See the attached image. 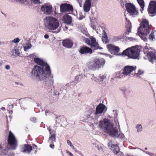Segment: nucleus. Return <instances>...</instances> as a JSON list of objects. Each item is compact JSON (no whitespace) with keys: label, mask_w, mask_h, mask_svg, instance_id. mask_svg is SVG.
Listing matches in <instances>:
<instances>
[{"label":"nucleus","mask_w":156,"mask_h":156,"mask_svg":"<svg viewBox=\"0 0 156 156\" xmlns=\"http://www.w3.org/2000/svg\"><path fill=\"white\" fill-rule=\"evenodd\" d=\"M66 28L67 29H68V27H66Z\"/></svg>","instance_id":"55"},{"label":"nucleus","mask_w":156,"mask_h":156,"mask_svg":"<svg viewBox=\"0 0 156 156\" xmlns=\"http://www.w3.org/2000/svg\"><path fill=\"white\" fill-rule=\"evenodd\" d=\"M63 45L67 48H70L73 46V43L70 39H67L64 40L62 42Z\"/></svg>","instance_id":"21"},{"label":"nucleus","mask_w":156,"mask_h":156,"mask_svg":"<svg viewBox=\"0 0 156 156\" xmlns=\"http://www.w3.org/2000/svg\"><path fill=\"white\" fill-rule=\"evenodd\" d=\"M106 78V76L104 75H102L100 76V78L101 80H100V81H101V82H102L103 81V80L104 79H105Z\"/></svg>","instance_id":"33"},{"label":"nucleus","mask_w":156,"mask_h":156,"mask_svg":"<svg viewBox=\"0 0 156 156\" xmlns=\"http://www.w3.org/2000/svg\"><path fill=\"white\" fill-rule=\"evenodd\" d=\"M91 40V42L90 45L91 48H93L94 50L101 49V48H100L97 42L96 39L95 38L92 37L90 38Z\"/></svg>","instance_id":"19"},{"label":"nucleus","mask_w":156,"mask_h":156,"mask_svg":"<svg viewBox=\"0 0 156 156\" xmlns=\"http://www.w3.org/2000/svg\"><path fill=\"white\" fill-rule=\"evenodd\" d=\"M84 18V17L83 16H81V17H79L78 18V19L80 20H81L82 19H83Z\"/></svg>","instance_id":"47"},{"label":"nucleus","mask_w":156,"mask_h":156,"mask_svg":"<svg viewBox=\"0 0 156 156\" xmlns=\"http://www.w3.org/2000/svg\"><path fill=\"white\" fill-rule=\"evenodd\" d=\"M107 48L111 54L115 55H120L119 54L120 48L118 47L110 44L107 45Z\"/></svg>","instance_id":"13"},{"label":"nucleus","mask_w":156,"mask_h":156,"mask_svg":"<svg viewBox=\"0 0 156 156\" xmlns=\"http://www.w3.org/2000/svg\"><path fill=\"white\" fill-rule=\"evenodd\" d=\"M91 3L90 0H86L84 4L83 8L85 12H87L90 10Z\"/></svg>","instance_id":"23"},{"label":"nucleus","mask_w":156,"mask_h":156,"mask_svg":"<svg viewBox=\"0 0 156 156\" xmlns=\"http://www.w3.org/2000/svg\"><path fill=\"white\" fill-rule=\"evenodd\" d=\"M41 10L44 14L50 15L52 12V6L50 4L46 3L41 7Z\"/></svg>","instance_id":"10"},{"label":"nucleus","mask_w":156,"mask_h":156,"mask_svg":"<svg viewBox=\"0 0 156 156\" xmlns=\"http://www.w3.org/2000/svg\"><path fill=\"white\" fill-rule=\"evenodd\" d=\"M108 146L110 149L113 152L117 154L119 151V147L117 144H112V142L110 141L108 143Z\"/></svg>","instance_id":"17"},{"label":"nucleus","mask_w":156,"mask_h":156,"mask_svg":"<svg viewBox=\"0 0 156 156\" xmlns=\"http://www.w3.org/2000/svg\"><path fill=\"white\" fill-rule=\"evenodd\" d=\"M105 62L103 58H95L94 60L88 62L87 63L88 68L91 70H95L103 67Z\"/></svg>","instance_id":"2"},{"label":"nucleus","mask_w":156,"mask_h":156,"mask_svg":"<svg viewBox=\"0 0 156 156\" xmlns=\"http://www.w3.org/2000/svg\"><path fill=\"white\" fill-rule=\"evenodd\" d=\"M66 152L70 156H73V154H72V153H71V152H70V151H66Z\"/></svg>","instance_id":"42"},{"label":"nucleus","mask_w":156,"mask_h":156,"mask_svg":"<svg viewBox=\"0 0 156 156\" xmlns=\"http://www.w3.org/2000/svg\"><path fill=\"white\" fill-rule=\"evenodd\" d=\"M15 52L16 53H17V52H18V51H17V50H16V49L15 50Z\"/></svg>","instance_id":"52"},{"label":"nucleus","mask_w":156,"mask_h":156,"mask_svg":"<svg viewBox=\"0 0 156 156\" xmlns=\"http://www.w3.org/2000/svg\"><path fill=\"white\" fill-rule=\"evenodd\" d=\"M8 143L11 149L15 150L18 146V142L15 136L10 131L8 137Z\"/></svg>","instance_id":"6"},{"label":"nucleus","mask_w":156,"mask_h":156,"mask_svg":"<svg viewBox=\"0 0 156 156\" xmlns=\"http://www.w3.org/2000/svg\"><path fill=\"white\" fill-rule=\"evenodd\" d=\"M27 0H18V1L20 2L23 3L25 1H26Z\"/></svg>","instance_id":"46"},{"label":"nucleus","mask_w":156,"mask_h":156,"mask_svg":"<svg viewBox=\"0 0 156 156\" xmlns=\"http://www.w3.org/2000/svg\"><path fill=\"white\" fill-rule=\"evenodd\" d=\"M78 51L80 54L84 55L91 54L93 53L92 50L91 48L85 45L80 47Z\"/></svg>","instance_id":"11"},{"label":"nucleus","mask_w":156,"mask_h":156,"mask_svg":"<svg viewBox=\"0 0 156 156\" xmlns=\"http://www.w3.org/2000/svg\"><path fill=\"white\" fill-rule=\"evenodd\" d=\"M111 125L109 120L106 119H105L103 120H101L99 121V126L101 128H104V131L106 130L108 127Z\"/></svg>","instance_id":"15"},{"label":"nucleus","mask_w":156,"mask_h":156,"mask_svg":"<svg viewBox=\"0 0 156 156\" xmlns=\"http://www.w3.org/2000/svg\"><path fill=\"white\" fill-rule=\"evenodd\" d=\"M55 133V131H52V133L50 134L48 140L50 143H53L54 142H56V135Z\"/></svg>","instance_id":"26"},{"label":"nucleus","mask_w":156,"mask_h":156,"mask_svg":"<svg viewBox=\"0 0 156 156\" xmlns=\"http://www.w3.org/2000/svg\"><path fill=\"white\" fill-rule=\"evenodd\" d=\"M46 22L45 23L46 27L49 30L56 29L59 26L58 20L53 17L49 16L46 18Z\"/></svg>","instance_id":"3"},{"label":"nucleus","mask_w":156,"mask_h":156,"mask_svg":"<svg viewBox=\"0 0 156 156\" xmlns=\"http://www.w3.org/2000/svg\"><path fill=\"white\" fill-rule=\"evenodd\" d=\"M136 67L127 66H125L123 70L122 73L125 76H130L132 72L136 69Z\"/></svg>","instance_id":"14"},{"label":"nucleus","mask_w":156,"mask_h":156,"mask_svg":"<svg viewBox=\"0 0 156 156\" xmlns=\"http://www.w3.org/2000/svg\"><path fill=\"white\" fill-rule=\"evenodd\" d=\"M63 20L66 24L70 25L72 23V17L68 15H65L63 17Z\"/></svg>","instance_id":"25"},{"label":"nucleus","mask_w":156,"mask_h":156,"mask_svg":"<svg viewBox=\"0 0 156 156\" xmlns=\"http://www.w3.org/2000/svg\"><path fill=\"white\" fill-rule=\"evenodd\" d=\"M67 143L71 147H72L73 149H74V146L72 145V143L70 140H68L67 141Z\"/></svg>","instance_id":"35"},{"label":"nucleus","mask_w":156,"mask_h":156,"mask_svg":"<svg viewBox=\"0 0 156 156\" xmlns=\"http://www.w3.org/2000/svg\"><path fill=\"white\" fill-rule=\"evenodd\" d=\"M60 10L61 12H70L73 11V6L69 4L63 3L60 6Z\"/></svg>","instance_id":"12"},{"label":"nucleus","mask_w":156,"mask_h":156,"mask_svg":"<svg viewBox=\"0 0 156 156\" xmlns=\"http://www.w3.org/2000/svg\"><path fill=\"white\" fill-rule=\"evenodd\" d=\"M147 50V49H146V48H145L144 49V53H145V51L146 50Z\"/></svg>","instance_id":"50"},{"label":"nucleus","mask_w":156,"mask_h":156,"mask_svg":"<svg viewBox=\"0 0 156 156\" xmlns=\"http://www.w3.org/2000/svg\"><path fill=\"white\" fill-rule=\"evenodd\" d=\"M34 61L38 65L44 66L45 67V71H48V75L50 73V67L47 63L44 62L43 61L38 58H35L34 59Z\"/></svg>","instance_id":"8"},{"label":"nucleus","mask_w":156,"mask_h":156,"mask_svg":"<svg viewBox=\"0 0 156 156\" xmlns=\"http://www.w3.org/2000/svg\"><path fill=\"white\" fill-rule=\"evenodd\" d=\"M149 13L152 14L151 16H154L156 14V2L151 1L147 9Z\"/></svg>","instance_id":"9"},{"label":"nucleus","mask_w":156,"mask_h":156,"mask_svg":"<svg viewBox=\"0 0 156 156\" xmlns=\"http://www.w3.org/2000/svg\"><path fill=\"white\" fill-rule=\"evenodd\" d=\"M37 146L36 145H35V144H33V145L32 148H33V149H34L37 150Z\"/></svg>","instance_id":"43"},{"label":"nucleus","mask_w":156,"mask_h":156,"mask_svg":"<svg viewBox=\"0 0 156 156\" xmlns=\"http://www.w3.org/2000/svg\"><path fill=\"white\" fill-rule=\"evenodd\" d=\"M48 71H45V69L44 70L43 68L37 66H34L31 73V76H35L38 80L52 81L53 77L51 74L50 69V74L48 75Z\"/></svg>","instance_id":"1"},{"label":"nucleus","mask_w":156,"mask_h":156,"mask_svg":"<svg viewBox=\"0 0 156 156\" xmlns=\"http://www.w3.org/2000/svg\"><path fill=\"white\" fill-rule=\"evenodd\" d=\"M20 41V39L18 38H17L14 39L12 41V42L15 43H17Z\"/></svg>","instance_id":"34"},{"label":"nucleus","mask_w":156,"mask_h":156,"mask_svg":"<svg viewBox=\"0 0 156 156\" xmlns=\"http://www.w3.org/2000/svg\"><path fill=\"white\" fill-rule=\"evenodd\" d=\"M31 44H29V45L28 46H25L24 47V50L25 51H26V50L27 49H28L30 48H31Z\"/></svg>","instance_id":"36"},{"label":"nucleus","mask_w":156,"mask_h":156,"mask_svg":"<svg viewBox=\"0 0 156 156\" xmlns=\"http://www.w3.org/2000/svg\"><path fill=\"white\" fill-rule=\"evenodd\" d=\"M137 131L138 132L141 131L142 130V126L140 124L137 125L136 126Z\"/></svg>","instance_id":"31"},{"label":"nucleus","mask_w":156,"mask_h":156,"mask_svg":"<svg viewBox=\"0 0 156 156\" xmlns=\"http://www.w3.org/2000/svg\"><path fill=\"white\" fill-rule=\"evenodd\" d=\"M34 4H40L41 3L40 0H30Z\"/></svg>","instance_id":"30"},{"label":"nucleus","mask_w":156,"mask_h":156,"mask_svg":"<svg viewBox=\"0 0 156 156\" xmlns=\"http://www.w3.org/2000/svg\"><path fill=\"white\" fill-rule=\"evenodd\" d=\"M105 108H106L105 105L101 103L96 108L95 114L97 115L102 113Z\"/></svg>","instance_id":"20"},{"label":"nucleus","mask_w":156,"mask_h":156,"mask_svg":"<svg viewBox=\"0 0 156 156\" xmlns=\"http://www.w3.org/2000/svg\"><path fill=\"white\" fill-rule=\"evenodd\" d=\"M105 132L109 133L111 136H114L118 135V131L117 129H113V126L111 124L107 130L105 131Z\"/></svg>","instance_id":"16"},{"label":"nucleus","mask_w":156,"mask_h":156,"mask_svg":"<svg viewBox=\"0 0 156 156\" xmlns=\"http://www.w3.org/2000/svg\"><path fill=\"white\" fill-rule=\"evenodd\" d=\"M152 26L149 25L148 20H144L141 23L140 27L138 29V32L142 35L147 36L151 30Z\"/></svg>","instance_id":"5"},{"label":"nucleus","mask_w":156,"mask_h":156,"mask_svg":"<svg viewBox=\"0 0 156 156\" xmlns=\"http://www.w3.org/2000/svg\"><path fill=\"white\" fill-rule=\"evenodd\" d=\"M5 68L7 69H9L10 68V67L9 65H7L5 66Z\"/></svg>","instance_id":"44"},{"label":"nucleus","mask_w":156,"mask_h":156,"mask_svg":"<svg viewBox=\"0 0 156 156\" xmlns=\"http://www.w3.org/2000/svg\"><path fill=\"white\" fill-rule=\"evenodd\" d=\"M49 146L52 149H54L55 147V145L53 144V143H51V144H50Z\"/></svg>","instance_id":"41"},{"label":"nucleus","mask_w":156,"mask_h":156,"mask_svg":"<svg viewBox=\"0 0 156 156\" xmlns=\"http://www.w3.org/2000/svg\"><path fill=\"white\" fill-rule=\"evenodd\" d=\"M91 42V40H90V39H86V43L87 44L90 45Z\"/></svg>","instance_id":"38"},{"label":"nucleus","mask_w":156,"mask_h":156,"mask_svg":"<svg viewBox=\"0 0 156 156\" xmlns=\"http://www.w3.org/2000/svg\"><path fill=\"white\" fill-rule=\"evenodd\" d=\"M82 32L86 35L88 36L89 34L86 29H84L83 30H82Z\"/></svg>","instance_id":"37"},{"label":"nucleus","mask_w":156,"mask_h":156,"mask_svg":"<svg viewBox=\"0 0 156 156\" xmlns=\"http://www.w3.org/2000/svg\"><path fill=\"white\" fill-rule=\"evenodd\" d=\"M104 34L102 36V41L103 43L106 44L108 42L109 40L106 33L104 31Z\"/></svg>","instance_id":"27"},{"label":"nucleus","mask_w":156,"mask_h":156,"mask_svg":"<svg viewBox=\"0 0 156 156\" xmlns=\"http://www.w3.org/2000/svg\"><path fill=\"white\" fill-rule=\"evenodd\" d=\"M145 150H147V147L145 148Z\"/></svg>","instance_id":"54"},{"label":"nucleus","mask_w":156,"mask_h":156,"mask_svg":"<svg viewBox=\"0 0 156 156\" xmlns=\"http://www.w3.org/2000/svg\"><path fill=\"white\" fill-rule=\"evenodd\" d=\"M127 11L131 15L135 16L138 15V11L136 9L135 6L131 3H127L125 5Z\"/></svg>","instance_id":"7"},{"label":"nucleus","mask_w":156,"mask_h":156,"mask_svg":"<svg viewBox=\"0 0 156 156\" xmlns=\"http://www.w3.org/2000/svg\"><path fill=\"white\" fill-rule=\"evenodd\" d=\"M143 73V72L140 70H139L138 71V72L137 73H136V76L137 77H139V76L140 75H142Z\"/></svg>","instance_id":"32"},{"label":"nucleus","mask_w":156,"mask_h":156,"mask_svg":"<svg viewBox=\"0 0 156 156\" xmlns=\"http://www.w3.org/2000/svg\"><path fill=\"white\" fill-rule=\"evenodd\" d=\"M1 12V13H2V14H4V15L5 16H6V14H4V13L3 12Z\"/></svg>","instance_id":"51"},{"label":"nucleus","mask_w":156,"mask_h":156,"mask_svg":"<svg viewBox=\"0 0 156 156\" xmlns=\"http://www.w3.org/2000/svg\"><path fill=\"white\" fill-rule=\"evenodd\" d=\"M148 39L151 41L153 40L155 38V35L154 34V31L153 30H152L149 35L148 37Z\"/></svg>","instance_id":"29"},{"label":"nucleus","mask_w":156,"mask_h":156,"mask_svg":"<svg viewBox=\"0 0 156 156\" xmlns=\"http://www.w3.org/2000/svg\"><path fill=\"white\" fill-rule=\"evenodd\" d=\"M48 131H49V133L50 134H51V133H52V131H55L54 130H52L50 127L48 128Z\"/></svg>","instance_id":"40"},{"label":"nucleus","mask_w":156,"mask_h":156,"mask_svg":"<svg viewBox=\"0 0 156 156\" xmlns=\"http://www.w3.org/2000/svg\"><path fill=\"white\" fill-rule=\"evenodd\" d=\"M93 80L94 79L95 80V81H97V82H98V79H96V78H95L94 77L93 78Z\"/></svg>","instance_id":"48"},{"label":"nucleus","mask_w":156,"mask_h":156,"mask_svg":"<svg viewBox=\"0 0 156 156\" xmlns=\"http://www.w3.org/2000/svg\"><path fill=\"white\" fill-rule=\"evenodd\" d=\"M30 120L33 122H35L36 120V118L34 117H32L31 118Z\"/></svg>","instance_id":"39"},{"label":"nucleus","mask_w":156,"mask_h":156,"mask_svg":"<svg viewBox=\"0 0 156 156\" xmlns=\"http://www.w3.org/2000/svg\"><path fill=\"white\" fill-rule=\"evenodd\" d=\"M132 39V37H128V39Z\"/></svg>","instance_id":"53"},{"label":"nucleus","mask_w":156,"mask_h":156,"mask_svg":"<svg viewBox=\"0 0 156 156\" xmlns=\"http://www.w3.org/2000/svg\"><path fill=\"white\" fill-rule=\"evenodd\" d=\"M138 3L140 5V6L142 9V10H144V3L143 0H137Z\"/></svg>","instance_id":"28"},{"label":"nucleus","mask_w":156,"mask_h":156,"mask_svg":"<svg viewBox=\"0 0 156 156\" xmlns=\"http://www.w3.org/2000/svg\"><path fill=\"white\" fill-rule=\"evenodd\" d=\"M126 28L125 32L124 35L129 34L131 32V23L129 20H127L126 23Z\"/></svg>","instance_id":"24"},{"label":"nucleus","mask_w":156,"mask_h":156,"mask_svg":"<svg viewBox=\"0 0 156 156\" xmlns=\"http://www.w3.org/2000/svg\"><path fill=\"white\" fill-rule=\"evenodd\" d=\"M147 56L149 61L152 64L154 61H156V52L155 51H149L147 53Z\"/></svg>","instance_id":"18"},{"label":"nucleus","mask_w":156,"mask_h":156,"mask_svg":"<svg viewBox=\"0 0 156 156\" xmlns=\"http://www.w3.org/2000/svg\"><path fill=\"white\" fill-rule=\"evenodd\" d=\"M140 51L137 47H132L124 50L122 54L133 59H138Z\"/></svg>","instance_id":"4"},{"label":"nucleus","mask_w":156,"mask_h":156,"mask_svg":"<svg viewBox=\"0 0 156 156\" xmlns=\"http://www.w3.org/2000/svg\"><path fill=\"white\" fill-rule=\"evenodd\" d=\"M22 149V152L29 154L30 153L32 149V146L29 144H25L24 145Z\"/></svg>","instance_id":"22"},{"label":"nucleus","mask_w":156,"mask_h":156,"mask_svg":"<svg viewBox=\"0 0 156 156\" xmlns=\"http://www.w3.org/2000/svg\"><path fill=\"white\" fill-rule=\"evenodd\" d=\"M119 135H120L121 136V137H122L123 136V134L121 133L119 134Z\"/></svg>","instance_id":"49"},{"label":"nucleus","mask_w":156,"mask_h":156,"mask_svg":"<svg viewBox=\"0 0 156 156\" xmlns=\"http://www.w3.org/2000/svg\"><path fill=\"white\" fill-rule=\"evenodd\" d=\"M44 37L45 39H48L49 37V36L48 34H45L44 36Z\"/></svg>","instance_id":"45"}]
</instances>
